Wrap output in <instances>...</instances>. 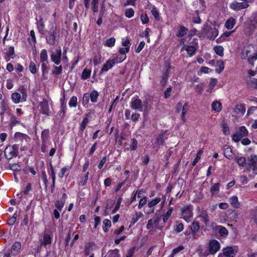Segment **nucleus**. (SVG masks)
Segmentation results:
<instances>
[{
  "instance_id": "obj_1",
  "label": "nucleus",
  "mask_w": 257,
  "mask_h": 257,
  "mask_svg": "<svg viewBox=\"0 0 257 257\" xmlns=\"http://www.w3.org/2000/svg\"><path fill=\"white\" fill-rule=\"evenodd\" d=\"M36 25L39 32H55L56 24L54 20L49 21V26L48 29H45V20L42 15L36 17Z\"/></svg>"
},
{
  "instance_id": "obj_2",
  "label": "nucleus",
  "mask_w": 257,
  "mask_h": 257,
  "mask_svg": "<svg viewBox=\"0 0 257 257\" xmlns=\"http://www.w3.org/2000/svg\"><path fill=\"white\" fill-rule=\"evenodd\" d=\"M251 50L249 47L245 48L242 50L241 58L243 59H247L250 64H253L254 61L257 59V54L253 53L252 55L250 54Z\"/></svg>"
},
{
  "instance_id": "obj_3",
  "label": "nucleus",
  "mask_w": 257,
  "mask_h": 257,
  "mask_svg": "<svg viewBox=\"0 0 257 257\" xmlns=\"http://www.w3.org/2000/svg\"><path fill=\"white\" fill-rule=\"evenodd\" d=\"M19 145L15 144L12 146H8L5 150V155L7 159H11L16 157L19 153Z\"/></svg>"
},
{
  "instance_id": "obj_4",
  "label": "nucleus",
  "mask_w": 257,
  "mask_h": 257,
  "mask_svg": "<svg viewBox=\"0 0 257 257\" xmlns=\"http://www.w3.org/2000/svg\"><path fill=\"white\" fill-rule=\"evenodd\" d=\"M247 168L248 170L252 169L254 174H257V156L250 155L248 159Z\"/></svg>"
},
{
  "instance_id": "obj_5",
  "label": "nucleus",
  "mask_w": 257,
  "mask_h": 257,
  "mask_svg": "<svg viewBox=\"0 0 257 257\" xmlns=\"http://www.w3.org/2000/svg\"><path fill=\"white\" fill-rule=\"evenodd\" d=\"M249 6V4L246 3L233 2L230 4L229 7L234 11H239L246 9Z\"/></svg>"
},
{
  "instance_id": "obj_6",
  "label": "nucleus",
  "mask_w": 257,
  "mask_h": 257,
  "mask_svg": "<svg viewBox=\"0 0 257 257\" xmlns=\"http://www.w3.org/2000/svg\"><path fill=\"white\" fill-rule=\"evenodd\" d=\"M182 217L186 221H190V219L193 216L192 207L191 205H187L182 209Z\"/></svg>"
},
{
  "instance_id": "obj_7",
  "label": "nucleus",
  "mask_w": 257,
  "mask_h": 257,
  "mask_svg": "<svg viewBox=\"0 0 257 257\" xmlns=\"http://www.w3.org/2000/svg\"><path fill=\"white\" fill-rule=\"evenodd\" d=\"M131 106L132 109L140 111H142L143 108L142 101L138 96L131 101Z\"/></svg>"
},
{
  "instance_id": "obj_8",
  "label": "nucleus",
  "mask_w": 257,
  "mask_h": 257,
  "mask_svg": "<svg viewBox=\"0 0 257 257\" xmlns=\"http://www.w3.org/2000/svg\"><path fill=\"white\" fill-rule=\"evenodd\" d=\"M40 110L44 114L50 115V111L48 104V101L46 99H43L42 102H40L39 105Z\"/></svg>"
},
{
  "instance_id": "obj_9",
  "label": "nucleus",
  "mask_w": 257,
  "mask_h": 257,
  "mask_svg": "<svg viewBox=\"0 0 257 257\" xmlns=\"http://www.w3.org/2000/svg\"><path fill=\"white\" fill-rule=\"evenodd\" d=\"M220 248V244L216 240H212L209 244V249L211 254H215Z\"/></svg>"
},
{
  "instance_id": "obj_10",
  "label": "nucleus",
  "mask_w": 257,
  "mask_h": 257,
  "mask_svg": "<svg viewBox=\"0 0 257 257\" xmlns=\"http://www.w3.org/2000/svg\"><path fill=\"white\" fill-rule=\"evenodd\" d=\"M62 55V51L60 48L57 49L56 51V54L52 53L51 56V60L56 64L59 65L61 62V57Z\"/></svg>"
},
{
  "instance_id": "obj_11",
  "label": "nucleus",
  "mask_w": 257,
  "mask_h": 257,
  "mask_svg": "<svg viewBox=\"0 0 257 257\" xmlns=\"http://www.w3.org/2000/svg\"><path fill=\"white\" fill-rule=\"evenodd\" d=\"M237 251L234 249L232 247H227L224 248L223 250V253L219 255H224L225 256L227 257H234Z\"/></svg>"
},
{
  "instance_id": "obj_12",
  "label": "nucleus",
  "mask_w": 257,
  "mask_h": 257,
  "mask_svg": "<svg viewBox=\"0 0 257 257\" xmlns=\"http://www.w3.org/2000/svg\"><path fill=\"white\" fill-rule=\"evenodd\" d=\"M15 140L17 142H27L28 139H30L27 135L21 133H16L14 136Z\"/></svg>"
},
{
  "instance_id": "obj_13",
  "label": "nucleus",
  "mask_w": 257,
  "mask_h": 257,
  "mask_svg": "<svg viewBox=\"0 0 257 257\" xmlns=\"http://www.w3.org/2000/svg\"><path fill=\"white\" fill-rule=\"evenodd\" d=\"M116 61L115 60L112 59H109L108 60L106 63L103 65L102 68H101V72H106L109 69H110L115 64Z\"/></svg>"
},
{
  "instance_id": "obj_14",
  "label": "nucleus",
  "mask_w": 257,
  "mask_h": 257,
  "mask_svg": "<svg viewBox=\"0 0 257 257\" xmlns=\"http://www.w3.org/2000/svg\"><path fill=\"white\" fill-rule=\"evenodd\" d=\"M21 248V244L20 242H16L13 244L11 248V253L15 255L17 254Z\"/></svg>"
},
{
  "instance_id": "obj_15",
  "label": "nucleus",
  "mask_w": 257,
  "mask_h": 257,
  "mask_svg": "<svg viewBox=\"0 0 257 257\" xmlns=\"http://www.w3.org/2000/svg\"><path fill=\"white\" fill-rule=\"evenodd\" d=\"M234 111L237 114H240L241 115L244 114L245 112L244 104H240L236 105L234 108Z\"/></svg>"
},
{
  "instance_id": "obj_16",
  "label": "nucleus",
  "mask_w": 257,
  "mask_h": 257,
  "mask_svg": "<svg viewBox=\"0 0 257 257\" xmlns=\"http://www.w3.org/2000/svg\"><path fill=\"white\" fill-rule=\"evenodd\" d=\"M246 85L248 88L257 89V79L255 78H249L247 80Z\"/></svg>"
},
{
  "instance_id": "obj_17",
  "label": "nucleus",
  "mask_w": 257,
  "mask_h": 257,
  "mask_svg": "<svg viewBox=\"0 0 257 257\" xmlns=\"http://www.w3.org/2000/svg\"><path fill=\"white\" fill-rule=\"evenodd\" d=\"M56 36L54 33H48L46 36L47 42L50 45H54Z\"/></svg>"
},
{
  "instance_id": "obj_18",
  "label": "nucleus",
  "mask_w": 257,
  "mask_h": 257,
  "mask_svg": "<svg viewBox=\"0 0 257 257\" xmlns=\"http://www.w3.org/2000/svg\"><path fill=\"white\" fill-rule=\"evenodd\" d=\"M235 23V20L232 18H230L226 21L225 26L227 29L230 30L233 27Z\"/></svg>"
},
{
  "instance_id": "obj_19",
  "label": "nucleus",
  "mask_w": 257,
  "mask_h": 257,
  "mask_svg": "<svg viewBox=\"0 0 257 257\" xmlns=\"http://www.w3.org/2000/svg\"><path fill=\"white\" fill-rule=\"evenodd\" d=\"M230 202L231 205L236 208H238L239 206V203L238 201V198L236 196H233L230 198Z\"/></svg>"
},
{
  "instance_id": "obj_20",
  "label": "nucleus",
  "mask_w": 257,
  "mask_h": 257,
  "mask_svg": "<svg viewBox=\"0 0 257 257\" xmlns=\"http://www.w3.org/2000/svg\"><path fill=\"white\" fill-rule=\"evenodd\" d=\"M212 107L214 110L219 112L221 110V103L218 101H214L212 104Z\"/></svg>"
},
{
  "instance_id": "obj_21",
  "label": "nucleus",
  "mask_w": 257,
  "mask_h": 257,
  "mask_svg": "<svg viewBox=\"0 0 257 257\" xmlns=\"http://www.w3.org/2000/svg\"><path fill=\"white\" fill-rule=\"evenodd\" d=\"M190 228L193 233H196L200 228L199 223L198 221H194L190 226Z\"/></svg>"
},
{
  "instance_id": "obj_22",
  "label": "nucleus",
  "mask_w": 257,
  "mask_h": 257,
  "mask_svg": "<svg viewBox=\"0 0 257 257\" xmlns=\"http://www.w3.org/2000/svg\"><path fill=\"white\" fill-rule=\"evenodd\" d=\"M199 218H201V220L205 223V224H207L209 222V217L207 213L205 211H203L201 213V214L198 216Z\"/></svg>"
},
{
  "instance_id": "obj_23",
  "label": "nucleus",
  "mask_w": 257,
  "mask_h": 257,
  "mask_svg": "<svg viewBox=\"0 0 257 257\" xmlns=\"http://www.w3.org/2000/svg\"><path fill=\"white\" fill-rule=\"evenodd\" d=\"M21 98V95L19 93L14 92L12 94V99L15 103H18L20 101Z\"/></svg>"
},
{
  "instance_id": "obj_24",
  "label": "nucleus",
  "mask_w": 257,
  "mask_h": 257,
  "mask_svg": "<svg viewBox=\"0 0 257 257\" xmlns=\"http://www.w3.org/2000/svg\"><path fill=\"white\" fill-rule=\"evenodd\" d=\"M216 66L218 67L216 69V71L220 73H221L223 70L224 69V63L223 61L222 60H220L219 61H217Z\"/></svg>"
},
{
  "instance_id": "obj_25",
  "label": "nucleus",
  "mask_w": 257,
  "mask_h": 257,
  "mask_svg": "<svg viewBox=\"0 0 257 257\" xmlns=\"http://www.w3.org/2000/svg\"><path fill=\"white\" fill-rule=\"evenodd\" d=\"M224 155L225 157L229 158L232 156V151L230 148L228 146H225L223 148Z\"/></svg>"
},
{
  "instance_id": "obj_26",
  "label": "nucleus",
  "mask_w": 257,
  "mask_h": 257,
  "mask_svg": "<svg viewBox=\"0 0 257 257\" xmlns=\"http://www.w3.org/2000/svg\"><path fill=\"white\" fill-rule=\"evenodd\" d=\"M151 13H152V15L154 16L155 19L156 21H160V16L159 15V11L156 7L153 8V9L151 11Z\"/></svg>"
},
{
  "instance_id": "obj_27",
  "label": "nucleus",
  "mask_w": 257,
  "mask_h": 257,
  "mask_svg": "<svg viewBox=\"0 0 257 257\" xmlns=\"http://www.w3.org/2000/svg\"><path fill=\"white\" fill-rule=\"evenodd\" d=\"M98 96V93L97 91L95 90L92 91L90 94H89L90 100L93 102H95L97 101Z\"/></svg>"
},
{
  "instance_id": "obj_28",
  "label": "nucleus",
  "mask_w": 257,
  "mask_h": 257,
  "mask_svg": "<svg viewBox=\"0 0 257 257\" xmlns=\"http://www.w3.org/2000/svg\"><path fill=\"white\" fill-rule=\"evenodd\" d=\"M49 137V131L45 130L42 131L41 134V138L42 140V143L43 144L46 143V141Z\"/></svg>"
},
{
  "instance_id": "obj_29",
  "label": "nucleus",
  "mask_w": 257,
  "mask_h": 257,
  "mask_svg": "<svg viewBox=\"0 0 257 257\" xmlns=\"http://www.w3.org/2000/svg\"><path fill=\"white\" fill-rule=\"evenodd\" d=\"M231 33H223L222 35L216 39V42L218 43H222L225 41L226 38L229 37Z\"/></svg>"
},
{
  "instance_id": "obj_30",
  "label": "nucleus",
  "mask_w": 257,
  "mask_h": 257,
  "mask_svg": "<svg viewBox=\"0 0 257 257\" xmlns=\"http://www.w3.org/2000/svg\"><path fill=\"white\" fill-rule=\"evenodd\" d=\"M48 59V55L45 49L42 50L40 54V60L41 62H44Z\"/></svg>"
},
{
  "instance_id": "obj_31",
  "label": "nucleus",
  "mask_w": 257,
  "mask_h": 257,
  "mask_svg": "<svg viewBox=\"0 0 257 257\" xmlns=\"http://www.w3.org/2000/svg\"><path fill=\"white\" fill-rule=\"evenodd\" d=\"M235 160L239 166L244 167L246 165V159L244 157L236 158Z\"/></svg>"
},
{
  "instance_id": "obj_32",
  "label": "nucleus",
  "mask_w": 257,
  "mask_h": 257,
  "mask_svg": "<svg viewBox=\"0 0 257 257\" xmlns=\"http://www.w3.org/2000/svg\"><path fill=\"white\" fill-rule=\"evenodd\" d=\"M125 16L128 18H131L134 17L135 14V11L132 8H129L126 9L125 11Z\"/></svg>"
},
{
  "instance_id": "obj_33",
  "label": "nucleus",
  "mask_w": 257,
  "mask_h": 257,
  "mask_svg": "<svg viewBox=\"0 0 257 257\" xmlns=\"http://www.w3.org/2000/svg\"><path fill=\"white\" fill-rule=\"evenodd\" d=\"M223 47L220 46H216L214 47V50L215 53L221 57L223 56Z\"/></svg>"
},
{
  "instance_id": "obj_34",
  "label": "nucleus",
  "mask_w": 257,
  "mask_h": 257,
  "mask_svg": "<svg viewBox=\"0 0 257 257\" xmlns=\"http://www.w3.org/2000/svg\"><path fill=\"white\" fill-rule=\"evenodd\" d=\"M64 203H65V200H64V201L57 200L55 202V205L59 211H61L62 210V208L64 206Z\"/></svg>"
},
{
  "instance_id": "obj_35",
  "label": "nucleus",
  "mask_w": 257,
  "mask_h": 257,
  "mask_svg": "<svg viewBox=\"0 0 257 257\" xmlns=\"http://www.w3.org/2000/svg\"><path fill=\"white\" fill-rule=\"evenodd\" d=\"M103 229L105 232H106L111 226V221L109 219H105L103 220Z\"/></svg>"
},
{
  "instance_id": "obj_36",
  "label": "nucleus",
  "mask_w": 257,
  "mask_h": 257,
  "mask_svg": "<svg viewBox=\"0 0 257 257\" xmlns=\"http://www.w3.org/2000/svg\"><path fill=\"white\" fill-rule=\"evenodd\" d=\"M186 50L187 52L188 55L192 56L195 54L196 50L194 46H189L187 47V48H186Z\"/></svg>"
},
{
  "instance_id": "obj_37",
  "label": "nucleus",
  "mask_w": 257,
  "mask_h": 257,
  "mask_svg": "<svg viewBox=\"0 0 257 257\" xmlns=\"http://www.w3.org/2000/svg\"><path fill=\"white\" fill-rule=\"evenodd\" d=\"M91 71L90 70L84 69L82 73V78L83 79H87L90 76Z\"/></svg>"
},
{
  "instance_id": "obj_38",
  "label": "nucleus",
  "mask_w": 257,
  "mask_h": 257,
  "mask_svg": "<svg viewBox=\"0 0 257 257\" xmlns=\"http://www.w3.org/2000/svg\"><path fill=\"white\" fill-rule=\"evenodd\" d=\"M51 243V238L50 235L48 234H45L43 238V244L44 245L46 246L48 244H50Z\"/></svg>"
},
{
  "instance_id": "obj_39",
  "label": "nucleus",
  "mask_w": 257,
  "mask_h": 257,
  "mask_svg": "<svg viewBox=\"0 0 257 257\" xmlns=\"http://www.w3.org/2000/svg\"><path fill=\"white\" fill-rule=\"evenodd\" d=\"M203 153V151L201 150H200L198 151L197 154V156L194 160V161L192 163V165L194 166L196 165V164L197 163L198 161L200 159L201 156Z\"/></svg>"
},
{
  "instance_id": "obj_40",
  "label": "nucleus",
  "mask_w": 257,
  "mask_h": 257,
  "mask_svg": "<svg viewBox=\"0 0 257 257\" xmlns=\"http://www.w3.org/2000/svg\"><path fill=\"white\" fill-rule=\"evenodd\" d=\"M77 104V98L76 96H72L69 102V105L70 107H76Z\"/></svg>"
},
{
  "instance_id": "obj_41",
  "label": "nucleus",
  "mask_w": 257,
  "mask_h": 257,
  "mask_svg": "<svg viewBox=\"0 0 257 257\" xmlns=\"http://www.w3.org/2000/svg\"><path fill=\"white\" fill-rule=\"evenodd\" d=\"M161 201V198H156L154 199H153L152 201H150L149 203H148V206L149 207H152L153 206H154L155 205H156V204H157L158 203H159Z\"/></svg>"
},
{
  "instance_id": "obj_42",
  "label": "nucleus",
  "mask_w": 257,
  "mask_h": 257,
  "mask_svg": "<svg viewBox=\"0 0 257 257\" xmlns=\"http://www.w3.org/2000/svg\"><path fill=\"white\" fill-rule=\"evenodd\" d=\"M188 107H189L188 103V102H186L184 104V105L183 106V108H182V110L181 117H182V119L183 120H185V114L186 113V112L187 111V110L188 109Z\"/></svg>"
},
{
  "instance_id": "obj_43",
  "label": "nucleus",
  "mask_w": 257,
  "mask_h": 257,
  "mask_svg": "<svg viewBox=\"0 0 257 257\" xmlns=\"http://www.w3.org/2000/svg\"><path fill=\"white\" fill-rule=\"evenodd\" d=\"M218 227L219 228V232L222 236H226L228 234V231L225 227L222 226Z\"/></svg>"
},
{
  "instance_id": "obj_44",
  "label": "nucleus",
  "mask_w": 257,
  "mask_h": 257,
  "mask_svg": "<svg viewBox=\"0 0 257 257\" xmlns=\"http://www.w3.org/2000/svg\"><path fill=\"white\" fill-rule=\"evenodd\" d=\"M19 90L22 94V99H23L24 101H25L26 100V98L27 97V92H26L25 88L24 86H21L19 88Z\"/></svg>"
},
{
  "instance_id": "obj_45",
  "label": "nucleus",
  "mask_w": 257,
  "mask_h": 257,
  "mask_svg": "<svg viewBox=\"0 0 257 257\" xmlns=\"http://www.w3.org/2000/svg\"><path fill=\"white\" fill-rule=\"evenodd\" d=\"M220 186V184L219 183H217L215 184L211 188V192L212 194H214L219 191V188Z\"/></svg>"
},
{
  "instance_id": "obj_46",
  "label": "nucleus",
  "mask_w": 257,
  "mask_h": 257,
  "mask_svg": "<svg viewBox=\"0 0 257 257\" xmlns=\"http://www.w3.org/2000/svg\"><path fill=\"white\" fill-rule=\"evenodd\" d=\"M115 42V39L114 38H110L106 41L105 44H104L108 47H111L114 46Z\"/></svg>"
},
{
  "instance_id": "obj_47",
  "label": "nucleus",
  "mask_w": 257,
  "mask_h": 257,
  "mask_svg": "<svg viewBox=\"0 0 257 257\" xmlns=\"http://www.w3.org/2000/svg\"><path fill=\"white\" fill-rule=\"evenodd\" d=\"M238 133L239 134H240L241 135L242 137H245V136H247V135H248L247 130L243 126L240 127L239 131Z\"/></svg>"
},
{
  "instance_id": "obj_48",
  "label": "nucleus",
  "mask_w": 257,
  "mask_h": 257,
  "mask_svg": "<svg viewBox=\"0 0 257 257\" xmlns=\"http://www.w3.org/2000/svg\"><path fill=\"white\" fill-rule=\"evenodd\" d=\"M142 215L143 214L141 212L136 213L132 219V223L135 224L141 217Z\"/></svg>"
},
{
  "instance_id": "obj_49",
  "label": "nucleus",
  "mask_w": 257,
  "mask_h": 257,
  "mask_svg": "<svg viewBox=\"0 0 257 257\" xmlns=\"http://www.w3.org/2000/svg\"><path fill=\"white\" fill-rule=\"evenodd\" d=\"M98 2L99 1H93L92 2V10L93 13H96L98 11Z\"/></svg>"
},
{
  "instance_id": "obj_50",
  "label": "nucleus",
  "mask_w": 257,
  "mask_h": 257,
  "mask_svg": "<svg viewBox=\"0 0 257 257\" xmlns=\"http://www.w3.org/2000/svg\"><path fill=\"white\" fill-rule=\"evenodd\" d=\"M108 257H120L118 254V250L115 249L113 250H110Z\"/></svg>"
},
{
  "instance_id": "obj_51",
  "label": "nucleus",
  "mask_w": 257,
  "mask_h": 257,
  "mask_svg": "<svg viewBox=\"0 0 257 257\" xmlns=\"http://www.w3.org/2000/svg\"><path fill=\"white\" fill-rule=\"evenodd\" d=\"M141 20L144 24L148 23L149 21V17L146 14H143L141 15Z\"/></svg>"
},
{
  "instance_id": "obj_52",
  "label": "nucleus",
  "mask_w": 257,
  "mask_h": 257,
  "mask_svg": "<svg viewBox=\"0 0 257 257\" xmlns=\"http://www.w3.org/2000/svg\"><path fill=\"white\" fill-rule=\"evenodd\" d=\"M93 63L94 65H97L101 63V56L99 54L95 55L93 57Z\"/></svg>"
},
{
  "instance_id": "obj_53",
  "label": "nucleus",
  "mask_w": 257,
  "mask_h": 257,
  "mask_svg": "<svg viewBox=\"0 0 257 257\" xmlns=\"http://www.w3.org/2000/svg\"><path fill=\"white\" fill-rule=\"evenodd\" d=\"M29 69L31 72L33 74H35L37 72L36 65L35 62H31L29 66Z\"/></svg>"
},
{
  "instance_id": "obj_54",
  "label": "nucleus",
  "mask_w": 257,
  "mask_h": 257,
  "mask_svg": "<svg viewBox=\"0 0 257 257\" xmlns=\"http://www.w3.org/2000/svg\"><path fill=\"white\" fill-rule=\"evenodd\" d=\"M184 248L183 245H180L178 247L174 248L171 254V256H174L175 254L182 250Z\"/></svg>"
},
{
  "instance_id": "obj_55",
  "label": "nucleus",
  "mask_w": 257,
  "mask_h": 257,
  "mask_svg": "<svg viewBox=\"0 0 257 257\" xmlns=\"http://www.w3.org/2000/svg\"><path fill=\"white\" fill-rule=\"evenodd\" d=\"M217 83V80L214 78H211L209 84V91L211 92L212 90L214 88V87L216 85Z\"/></svg>"
},
{
  "instance_id": "obj_56",
  "label": "nucleus",
  "mask_w": 257,
  "mask_h": 257,
  "mask_svg": "<svg viewBox=\"0 0 257 257\" xmlns=\"http://www.w3.org/2000/svg\"><path fill=\"white\" fill-rule=\"evenodd\" d=\"M164 134H161L159 136V137L157 139V143L158 145H164Z\"/></svg>"
},
{
  "instance_id": "obj_57",
  "label": "nucleus",
  "mask_w": 257,
  "mask_h": 257,
  "mask_svg": "<svg viewBox=\"0 0 257 257\" xmlns=\"http://www.w3.org/2000/svg\"><path fill=\"white\" fill-rule=\"evenodd\" d=\"M88 123V118L87 117L84 118L80 125V130L83 131L85 128Z\"/></svg>"
},
{
  "instance_id": "obj_58",
  "label": "nucleus",
  "mask_w": 257,
  "mask_h": 257,
  "mask_svg": "<svg viewBox=\"0 0 257 257\" xmlns=\"http://www.w3.org/2000/svg\"><path fill=\"white\" fill-rule=\"evenodd\" d=\"M10 168L15 171H19L21 170L20 166L18 164H11Z\"/></svg>"
},
{
  "instance_id": "obj_59",
  "label": "nucleus",
  "mask_w": 257,
  "mask_h": 257,
  "mask_svg": "<svg viewBox=\"0 0 257 257\" xmlns=\"http://www.w3.org/2000/svg\"><path fill=\"white\" fill-rule=\"evenodd\" d=\"M223 132L224 135H228L229 134V130L226 123L224 122L222 123Z\"/></svg>"
},
{
  "instance_id": "obj_60",
  "label": "nucleus",
  "mask_w": 257,
  "mask_h": 257,
  "mask_svg": "<svg viewBox=\"0 0 257 257\" xmlns=\"http://www.w3.org/2000/svg\"><path fill=\"white\" fill-rule=\"evenodd\" d=\"M172 212V208H170L169 209V210L167 211L166 214L165 215L163 216V220L164 222H166L169 216L171 215Z\"/></svg>"
},
{
  "instance_id": "obj_61",
  "label": "nucleus",
  "mask_w": 257,
  "mask_h": 257,
  "mask_svg": "<svg viewBox=\"0 0 257 257\" xmlns=\"http://www.w3.org/2000/svg\"><path fill=\"white\" fill-rule=\"evenodd\" d=\"M147 201V197L145 196V197L142 198L139 202V208H141L145 204H146Z\"/></svg>"
},
{
  "instance_id": "obj_62",
  "label": "nucleus",
  "mask_w": 257,
  "mask_h": 257,
  "mask_svg": "<svg viewBox=\"0 0 257 257\" xmlns=\"http://www.w3.org/2000/svg\"><path fill=\"white\" fill-rule=\"evenodd\" d=\"M242 138L241 135L238 132L235 133L232 136V139L236 142L239 141Z\"/></svg>"
},
{
  "instance_id": "obj_63",
  "label": "nucleus",
  "mask_w": 257,
  "mask_h": 257,
  "mask_svg": "<svg viewBox=\"0 0 257 257\" xmlns=\"http://www.w3.org/2000/svg\"><path fill=\"white\" fill-rule=\"evenodd\" d=\"M137 141L135 139L132 140V144L130 146V148L132 150H135L137 148Z\"/></svg>"
},
{
  "instance_id": "obj_64",
  "label": "nucleus",
  "mask_w": 257,
  "mask_h": 257,
  "mask_svg": "<svg viewBox=\"0 0 257 257\" xmlns=\"http://www.w3.org/2000/svg\"><path fill=\"white\" fill-rule=\"evenodd\" d=\"M62 70V66H60L59 67L55 66L54 67V70L53 72V73L54 74L58 75L61 73Z\"/></svg>"
}]
</instances>
